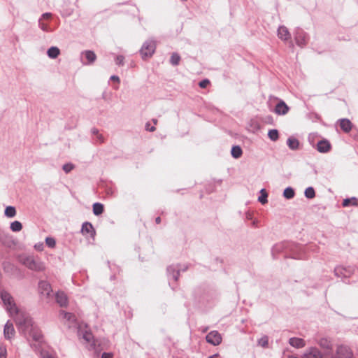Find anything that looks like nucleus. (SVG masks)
<instances>
[{"mask_svg":"<svg viewBox=\"0 0 358 358\" xmlns=\"http://www.w3.org/2000/svg\"><path fill=\"white\" fill-rule=\"evenodd\" d=\"M156 49V43L152 40H148L143 43L140 53L143 59L152 57Z\"/></svg>","mask_w":358,"mask_h":358,"instance_id":"nucleus-3","label":"nucleus"},{"mask_svg":"<svg viewBox=\"0 0 358 358\" xmlns=\"http://www.w3.org/2000/svg\"><path fill=\"white\" fill-rule=\"evenodd\" d=\"M91 132L93 135L96 136L99 134V130L96 128H92Z\"/></svg>","mask_w":358,"mask_h":358,"instance_id":"nucleus-46","label":"nucleus"},{"mask_svg":"<svg viewBox=\"0 0 358 358\" xmlns=\"http://www.w3.org/2000/svg\"><path fill=\"white\" fill-rule=\"evenodd\" d=\"M305 195L308 199H313L315 196V190L313 187H308L305 191Z\"/></svg>","mask_w":358,"mask_h":358,"instance_id":"nucleus-33","label":"nucleus"},{"mask_svg":"<svg viewBox=\"0 0 358 358\" xmlns=\"http://www.w3.org/2000/svg\"><path fill=\"white\" fill-rule=\"evenodd\" d=\"M124 57L122 55H118L115 57V64L118 66H123L124 65Z\"/></svg>","mask_w":358,"mask_h":358,"instance_id":"nucleus-36","label":"nucleus"},{"mask_svg":"<svg viewBox=\"0 0 358 358\" xmlns=\"http://www.w3.org/2000/svg\"><path fill=\"white\" fill-rule=\"evenodd\" d=\"M96 59V55L92 50H85L81 52V62L84 65L93 64Z\"/></svg>","mask_w":358,"mask_h":358,"instance_id":"nucleus-5","label":"nucleus"},{"mask_svg":"<svg viewBox=\"0 0 358 358\" xmlns=\"http://www.w3.org/2000/svg\"><path fill=\"white\" fill-rule=\"evenodd\" d=\"M59 314L61 316H62L64 319L69 322L70 324H73L76 323V318L75 315L71 313L65 312L64 310H61Z\"/></svg>","mask_w":358,"mask_h":358,"instance_id":"nucleus-17","label":"nucleus"},{"mask_svg":"<svg viewBox=\"0 0 358 358\" xmlns=\"http://www.w3.org/2000/svg\"><path fill=\"white\" fill-rule=\"evenodd\" d=\"M210 84V80L208 79H203L199 83V86L201 88H206Z\"/></svg>","mask_w":358,"mask_h":358,"instance_id":"nucleus-37","label":"nucleus"},{"mask_svg":"<svg viewBox=\"0 0 358 358\" xmlns=\"http://www.w3.org/2000/svg\"><path fill=\"white\" fill-rule=\"evenodd\" d=\"M145 129L149 131H155L156 128L154 126H150L149 122H147L145 124Z\"/></svg>","mask_w":358,"mask_h":358,"instance_id":"nucleus-40","label":"nucleus"},{"mask_svg":"<svg viewBox=\"0 0 358 358\" xmlns=\"http://www.w3.org/2000/svg\"><path fill=\"white\" fill-rule=\"evenodd\" d=\"M295 40H296V43L299 46H303L306 44V38L302 33H299L296 35Z\"/></svg>","mask_w":358,"mask_h":358,"instance_id":"nucleus-25","label":"nucleus"},{"mask_svg":"<svg viewBox=\"0 0 358 358\" xmlns=\"http://www.w3.org/2000/svg\"><path fill=\"white\" fill-rule=\"evenodd\" d=\"M152 122H154L155 124H157V120L155 119H153Z\"/></svg>","mask_w":358,"mask_h":358,"instance_id":"nucleus-48","label":"nucleus"},{"mask_svg":"<svg viewBox=\"0 0 358 358\" xmlns=\"http://www.w3.org/2000/svg\"><path fill=\"white\" fill-rule=\"evenodd\" d=\"M267 197L268 194L266 190L262 189L261 190V196L258 198L259 201L262 204H265L266 203H267Z\"/></svg>","mask_w":358,"mask_h":358,"instance_id":"nucleus-31","label":"nucleus"},{"mask_svg":"<svg viewBox=\"0 0 358 358\" xmlns=\"http://www.w3.org/2000/svg\"><path fill=\"white\" fill-rule=\"evenodd\" d=\"M206 341L213 345H217L222 342L220 334L217 331H212L206 336Z\"/></svg>","mask_w":358,"mask_h":358,"instance_id":"nucleus-6","label":"nucleus"},{"mask_svg":"<svg viewBox=\"0 0 358 358\" xmlns=\"http://www.w3.org/2000/svg\"><path fill=\"white\" fill-rule=\"evenodd\" d=\"M81 232L83 235L90 234L92 237H94L96 234L92 224L88 222H85L83 224L82 228H81Z\"/></svg>","mask_w":358,"mask_h":358,"instance_id":"nucleus-12","label":"nucleus"},{"mask_svg":"<svg viewBox=\"0 0 358 358\" xmlns=\"http://www.w3.org/2000/svg\"><path fill=\"white\" fill-rule=\"evenodd\" d=\"M0 297L9 315L14 317L19 332L26 338L34 351H38L43 338L41 331L34 324L30 315L18 310L13 298L7 291L1 290Z\"/></svg>","mask_w":358,"mask_h":358,"instance_id":"nucleus-1","label":"nucleus"},{"mask_svg":"<svg viewBox=\"0 0 358 358\" xmlns=\"http://www.w3.org/2000/svg\"><path fill=\"white\" fill-rule=\"evenodd\" d=\"M268 136L269 138L273 141H275L278 139L279 135L278 131L277 129H271L268 131Z\"/></svg>","mask_w":358,"mask_h":358,"instance_id":"nucleus-29","label":"nucleus"},{"mask_svg":"<svg viewBox=\"0 0 358 358\" xmlns=\"http://www.w3.org/2000/svg\"><path fill=\"white\" fill-rule=\"evenodd\" d=\"M96 141L99 143H103L104 141V138H103V136L100 134L99 133L96 136Z\"/></svg>","mask_w":358,"mask_h":358,"instance_id":"nucleus-41","label":"nucleus"},{"mask_svg":"<svg viewBox=\"0 0 358 358\" xmlns=\"http://www.w3.org/2000/svg\"><path fill=\"white\" fill-rule=\"evenodd\" d=\"M187 269V266H184L182 268H178V266H169L167 268V272L169 275H171L173 279L176 281L178 279L180 271H185Z\"/></svg>","mask_w":358,"mask_h":358,"instance_id":"nucleus-8","label":"nucleus"},{"mask_svg":"<svg viewBox=\"0 0 358 358\" xmlns=\"http://www.w3.org/2000/svg\"><path fill=\"white\" fill-rule=\"evenodd\" d=\"M278 36L279 38L284 41L291 39V34L287 28L285 26H281L278 29Z\"/></svg>","mask_w":358,"mask_h":358,"instance_id":"nucleus-11","label":"nucleus"},{"mask_svg":"<svg viewBox=\"0 0 358 358\" xmlns=\"http://www.w3.org/2000/svg\"><path fill=\"white\" fill-rule=\"evenodd\" d=\"M342 205L343 207H348L350 205L357 206L358 205V200L355 197L345 199L343 200Z\"/></svg>","mask_w":358,"mask_h":358,"instance_id":"nucleus-23","label":"nucleus"},{"mask_svg":"<svg viewBox=\"0 0 358 358\" xmlns=\"http://www.w3.org/2000/svg\"><path fill=\"white\" fill-rule=\"evenodd\" d=\"M289 111L288 106L283 101H280L275 106V112L278 115H285Z\"/></svg>","mask_w":358,"mask_h":358,"instance_id":"nucleus-15","label":"nucleus"},{"mask_svg":"<svg viewBox=\"0 0 358 358\" xmlns=\"http://www.w3.org/2000/svg\"><path fill=\"white\" fill-rule=\"evenodd\" d=\"M52 16L50 13H45L42 15V18L48 19Z\"/></svg>","mask_w":358,"mask_h":358,"instance_id":"nucleus-43","label":"nucleus"},{"mask_svg":"<svg viewBox=\"0 0 358 358\" xmlns=\"http://www.w3.org/2000/svg\"><path fill=\"white\" fill-rule=\"evenodd\" d=\"M15 334V331L13 327V324L10 321H8L4 325L3 329V336L4 338L7 340H11L14 338Z\"/></svg>","mask_w":358,"mask_h":358,"instance_id":"nucleus-7","label":"nucleus"},{"mask_svg":"<svg viewBox=\"0 0 358 358\" xmlns=\"http://www.w3.org/2000/svg\"><path fill=\"white\" fill-rule=\"evenodd\" d=\"M45 358H54V357H52V356H49V355H48V356H47Z\"/></svg>","mask_w":358,"mask_h":358,"instance_id":"nucleus-49","label":"nucleus"},{"mask_svg":"<svg viewBox=\"0 0 358 358\" xmlns=\"http://www.w3.org/2000/svg\"><path fill=\"white\" fill-rule=\"evenodd\" d=\"M268 340L267 337H263L259 340V344L262 347H266L268 345Z\"/></svg>","mask_w":358,"mask_h":358,"instance_id":"nucleus-38","label":"nucleus"},{"mask_svg":"<svg viewBox=\"0 0 358 358\" xmlns=\"http://www.w3.org/2000/svg\"><path fill=\"white\" fill-rule=\"evenodd\" d=\"M287 145L292 150H296L298 148L299 143L296 138L290 137L287 139Z\"/></svg>","mask_w":358,"mask_h":358,"instance_id":"nucleus-24","label":"nucleus"},{"mask_svg":"<svg viewBox=\"0 0 358 358\" xmlns=\"http://www.w3.org/2000/svg\"><path fill=\"white\" fill-rule=\"evenodd\" d=\"M340 127L345 132H349L352 129V123L348 119H342L340 121Z\"/></svg>","mask_w":358,"mask_h":358,"instance_id":"nucleus-19","label":"nucleus"},{"mask_svg":"<svg viewBox=\"0 0 358 358\" xmlns=\"http://www.w3.org/2000/svg\"><path fill=\"white\" fill-rule=\"evenodd\" d=\"M56 301L61 307H65L68 304V298L66 294L63 292H58L56 293Z\"/></svg>","mask_w":358,"mask_h":358,"instance_id":"nucleus-14","label":"nucleus"},{"mask_svg":"<svg viewBox=\"0 0 358 358\" xmlns=\"http://www.w3.org/2000/svg\"><path fill=\"white\" fill-rule=\"evenodd\" d=\"M110 80L116 81L117 83H120V78L117 76H112L110 77Z\"/></svg>","mask_w":358,"mask_h":358,"instance_id":"nucleus-45","label":"nucleus"},{"mask_svg":"<svg viewBox=\"0 0 358 358\" xmlns=\"http://www.w3.org/2000/svg\"><path fill=\"white\" fill-rule=\"evenodd\" d=\"M74 168L75 166L72 163H66L62 166V169L66 173H70Z\"/></svg>","mask_w":358,"mask_h":358,"instance_id":"nucleus-32","label":"nucleus"},{"mask_svg":"<svg viewBox=\"0 0 358 358\" xmlns=\"http://www.w3.org/2000/svg\"><path fill=\"white\" fill-rule=\"evenodd\" d=\"M231 156L235 159H238L243 154L242 149L238 145H234L231 150Z\"/></svg>","mask_w":358,"mask_h":358,"instance_id":"nucleus-21","label":"nucleus"},{"mask_svg":"<svg viewBox=\"0 0 358 358\" xmlns=\"http://www.w3.org/2000/svg\"><path fill=\"white\" fill-rule=\"evenodd\" d=\"M155 222L157 224H159L161 222V218L160 217H157L156 219H155Z\"/></svg>","mask_w":358,"mask_h":358,"instance_id":"nucleus-47","label":"nucleus"},{"mask_svg":"<svg viewBox=\"0 0 358 358\" xmlns=\"http://www.w3.org/2000/svg\"><path fill=\"white\" fill-rule=\"evenodd\" d=\"M331 145L327 140H322L317 144V150L320 152H327L331 150Z\"/></svg>","mask_w":358,"mask_h":358,"instance_id":"nucleus-13","label":"nucleus"},{"mask_svg":"<svg viewBox=\"0 0 358 358\" xmlns=\"http://www.w3.org/2000/svg\"><path fill=\"white\" fill-rule=\"evenodd\" d=\"M180 61V56L176 52H173L170 59V62L173 66H177L179 64Z\"/></svg>","mask_w":358,"mask_h":358,"instance_id":"nucleus-28","label":"nucleus"},{"mask_svg":"<svg viewBox=\"0 0 358 358\" xmlns=\"http://www.w3.org/2000/svg\"><path fill=\"white\" fill-rule=\"evenodd\" d=\"M45 243L48 247L52 248H54L56 244L55 238H53L52 237H47L45 238Z\"/></svg>","mask_w":358,"mask_h":358,"instance_id":"nucleus-34","label":"nucleus"},{"mask_svg":"<svg viewBox=\"0 0 358 358\" xmlns=\"http://www.w3.org/2000/svg\"><path fill=\"white\" fill-rule=\"evenodd\" d=\"M283 195L286 199H292L294 196V191L291 187H287L284 190Z\"/></svg>","mask_w":358,"mask_h":358,"instance_id":"nucleus-30","label":"nucleus"},{"mask_svg":"<svg viewBox=\"0 0 358 358\" xmlns=\"http://www.w3.org/2000/svg\"><path fill=\"white\" fill-rule=\"evenodd\" d=\"M337 355V358H352L353 355L348 347L341 345L338 348Z\"/></svg>","mask_w":358,"mask_h":358,"instance_id":"nucleus-9","label":"nucleus"},{"mask_svg":"<svg viewBox=\"0 0 358 358\" xmlns=\"http://www.w3.org/2000/svg\"><path fill=\"white\" fill-rule=\"evenodd\" d=\"M289 343L294 348H301L305 346L306 342L303 339L300 338H291L289 341Z\"/></svg>","mask_w":358,"mask_h":358,"instance_id":"nucleus-16","label":"nucleus"},{"mask_svg":"<svg viewBox=\"0 0 358 358\" xmlns=\"http://www.w3.org/2000/svg\"><path fill=\"white\" fill-rule=\"evenodd\" d=\"M59 49L55 46L50 47L47 51L48 56L51 59L57 58L59 55Z\"/></svg>","mask_w":358,"mask_h":358,"instance_id":"nucleus-20","label":"nucleus"},{"mask_svg":"<svg viewBox=\"0 0 358 358\" xmlns=\"http://www.w3.org/2000/svg\"><path fill=\"white\" fill-rule=\"evenodd\" d=\"M38 25L43 31H47V32L50 31V29H49L48 25L47 24L41 22V18L39 19V20H38Z\"/></svg>","mask_w":358,"mask_h":358,"instance_id":"nucleus-35","label":"nucleus"},{"mask_svg":"<svg viewBox=\"0 0 358 358\" xmlns=\"http://www.w3.org/2000/svg\"><path fill=\"white\" fill-rule=\"evenodd\" d=\"M291 358H297V357H291Z\"/></svg>","mask_w":358,"mask_h":358,"instance_id":"nucleus-51","label":"nucleus"},{"mask_svg":"<svg viewBox=\"0 0 358 358\" xmlns=\"http://www.w3.org/2000/svg\"><path fill=\"white\" fill-rule=\"evenodd\" d=\"M20 264L34 272H42L45 270V263L37 256L21 255L18 257Z\"/></svg>","mask_w":358,"mask_h":358,"instance_id":"nucleus-2","label":"nucleus"},{"mask_svg":"<svg viewBox=\"0 0 358 358\" xmlns=\"http://www.w3.org/2000/svg\"><path fill=\"white\" fill-rule=\"evenodd\" d=\"M7 350L4 346H0V358H6Z\"/></svg>","mask_w":358,"mask_h":358,"instance_id":"nucleus-39","label":"nucleus"},{"mask_svg":"<svg viewBox=\"0 0 358 358\" xmlns=\"http://www.w3.org/2000/svg\"><path fill=\"white\" fill-rule=\"evenodd\" d=\"M78 336H79L80 338L85 341V343L89 345L90 350L95 349V346H96L95 341L94 339V336H93L92 334L90 331H88L87 330H85V331L79 330Z\"/></svg>","mask_w":358,"mask_h":358,"instance_id":"nucleus-4","label":"nucleus"},{"mask_svg":"<svg viewBox=\"0 0 358 358\" xmlns=\"http://www.w3.org/2000/svg\"><path fill=\"white\" fill-rule=\"evenodd\" d=\"M206 331H207V328H205V329H203V332Z\"/></svg>","mask_w":358,"mask_h":358,"instance_id":"nucleus-50","label":"nucleus"},{"mask_svg":"<svg viewBox=\"0 0 358 358\" xmlns=\"http://www.w3.org/2000/svg\"><path fill=\"white\" fill-rule=\"evenodd\" d=\"M10 228L13 231L17 232L22 229V224L19 221H14L10 224Z\"/></svg>","mask_w":358,"mask_h":358,"instance_id":"nucleus-27","label":"nucleus"},{"mask_svg":"<svg viewBox=\"0 0 358 358\" xmlns=\"http://www.w3.org/2000/svg\"><path fill=\"white\" fill-rule=\"evenodd\" d=\"M306 358H322V354L320 352L314 348H312L309 351L305 354Z\"/></svg>","mask_w":358,"mask_h":358,"instance_id":"nucleus-18","label":"nucleus"},{"mask_svg":"<svg viewBox=\"0 0 358 358\" xmlns=\"http://www.w3.org/2000/svg\"><path fill=\"white\" fill-rule=\"evenodd\" d=\"M5 215L8 217H13L16 215L15 208L13 206H7L4 211Z\"/></svg>","mask_w":358,"mask_h":358,"instance_id":"nucleus-26","label":"nucleus"},{"mask_svg":"<svg viewBox=\"0 0 358 358\" xmlns=\"http://www.w3.org/2000/svg\"><path fill=\"white\" fill-rule=\"evenodd\" d=\"M38 288L41 294L45 295L46 296H49L52 292L50 284L47 281H40L38 283Z\"/></svg>","mask_w":358,"mask_h":358,"instance_id":"nucleus-10","label":"nucleus"},{"mask_svg":"<svg viewBox=\"0 0 358 358\" xmlns=\"http://www.w3.org/2000/svg\"><path fill=\"white\" fill-rule=\"evenodd\" d=\"M101 358H113L112 355L110 353L103 352Z\"/></svg>","mask_w":358,"mask_h":358,"instance_id":"nucleus-44","label":"nucleus"},{"mask_svg":"<svg viewBox=\"0 0 358 358\" xmlns=\"http://www.w3.org/2000/svg\"><path fill=\"white\" fill-rule=\"evenodd\" d=\"M104 210L103 205L101 203H94L93 204V213L95 215H99L103 213Z\"/></svg>","mask_w":358,"mask_h":358,"instance_id":"nucleus-22","label":"nucleus"},{"mask_svg":"<svg viewBox=\"0 0 358 358\" xmlns=\"http://www.w3.org/2000/svg\"><path fill=\"white\" fill-rule=\"evenodd\" d=\"M320 345L327 348H329L330 347V343L327 340H322L320 342Z\"/></svg>","mask_w":358,"mask_h":358,"instance_id":"nucleus-42","label":"nucleus"}]
</instances>
